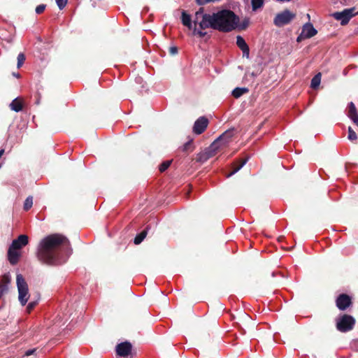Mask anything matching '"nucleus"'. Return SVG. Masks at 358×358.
Masks as SVG:
<instances>
[{"label": "nucleus", "instance_id": "obj_1", "mask_svg": "<svg viewBox=\"0 0 358 358\" xmlns=\"http://www.w3.org/2000/svg\"><path fill=\"white\" fill-rule=\"evenodd\" d=\"M239 17L232 10L224 9L212 14L204 13L200 8L194 14V34L203 37L206 34L203 30L212 28L222 32H230L237 29Z\"/></svg>", "mask_w": 358, "mask_h": 358}, {"label": "nucleus", "instance_id": "obj_2", "mask_svg": "<svg viewBox=\"0 0 358 358\" xmlns=\"http://www.w3.org/2000/svg\"><path fill=\"white\" fill-rule=\"evenodd\" d=\"M69 241L60 234H52L42 239L37 251V257L48 265L64 263L70 255Z\"/></svg>", "mask_w": 358, "mask_h": 358}, {"label": "nucleus", "instance_id": "obj_3", "mask_svg": "<svg viewBox=\"0 0 358 358\" xmlns=\"http://www.w3.org/2000/svg\"><path fill=\"white\" fill-rule=\"evenodd\" d=\"M16 282L19 301L22 306H24L29 298L28 285L22 274L17 275Z\"/></svg>", "mask_w": 358, "mask_h": 358}, {"label": "nucleus", "instance_id": "obj_4", "mask_svg": "<svg viewBox=\"0 0 358 358\" xmlns=\"http://www.w3.org/2000/svg\"><path fill=\"white\" fill-rule=\"evenodd\" d=\"M355 320L351 315H343L336 320V328L341 332L352 330L355 326Z\"/></svg>", "mask_w": 358, "mask_h": 358}, {"label": "nucleus", "instance_id": "obj_5", "mask_svg": "<svg viewBox=\"0 0 358 358\" xmlns=\"http://www.w3.org/2000/svg\"><path fill=\"white\" fill-rule=\"evenodd\" d=\"M295 17V13L286 9L275 15L273 23L276 27H281L289 24Z\"/></svg>", "mask_w": 358, "mask_h": 358}, {"label": "nucleus", "instance_id": "obj_6", "mask_svg": "<svg viewBox=\"0 0 358 358\" xmlns=\"http://www.w3.org/2000/svg\"><path fill=\"white\" fill-rule=\"evenodd\" d=\"M332 15L336 20H340L342 25H345L355 15V8H347L341 12H336Z\"/></svg>", "mask_w": 358, "mask_h": 358}, {"label": "nucleus", "instance_id": "obj_7", "mask_svg": "<svg viewBox=\"0 0 358 358\" xmlns=\"http://www.w3.org/2000/svg\"><path fill=\"white\" fill-rule=\"evenodd\" d=\"M233 131H227L223 133L218 138H217L210 145V149L215 150L217 149L220 145H224L227 144L232 137Z\"/></svg>", "mask_w": 358, "mask_h": 358}, {"label": "nucleus", "instance_id": "obj_8", "mask_svg": "<svg viewBox=\"0 0 358 358\" xmlns=\"http://www.w3.org/2000/svg\"><path fill=\"white\" fill-rule=\"evenodd\" d=\"M208 124V120L205 117H200L195 122L193 127V131L196 134H202Z\"/></svg>", "mask_w": 358, "mask_h": 358}, {"label": "nucleus", "instance_id": "obj_9", "mask_svg": "<svg viewBox=\"0 0 358 358\" xmlns=\"http://www.w3.org/2000/svg\"><path fill=\"white\" fill-rule=\"evenodd\" d=\"M350 304L351 299L347 294H341L336 299V306L341 310H345Z\"/></svg>", "mask_w": 358, "mask_h": 358}, {"label": "nucleus", "instance_id": "obj_10", "mask_svg": "<svg viewBox=\"0 0 358 358\" xmlns=\"http://www.w3.org/2000/svg\"><path fill=\"white\" fill-rule=\"evenodd\" d=\"M131 348L129 342H123L116 346V352L119 356L125 357L130 354Z\"/></svg>", "mask_w": 358, "mask_h": 358}, {"label": "nucleus", "instance_id": "obj_11", "mask_svg": "<svg viewBox=\"0 0 358 358\" xmlns=\"http://www.w3.org/2000/svg\"><path fill=\"white\" fill-rule=\"evenodd\" d=\"M317 33V30L313 27L310 23H306L303 26L301 36L305 38H310Z\"/></svg>", "mask_w": 358, "mask_h": 358}, {"label": "nucleus", "instance_id": "obj_12", "mask_svg": "<svg viewBox=\"0 0 358 358\" xmlns=\"http://www.w3.org/2000/svg\"><path fill=\"white\" fill-rule=\"evenodd\" d=\"M236 45L242 50L243 56L248 58L250 55V49L245 39L242 36H237Z\"/></svg>", "mask_w": 358, "mask_h": 358}, {"label": "nucleus", "instance_id": "obj_13", "mask_svg": "<svg viewBox=\"0 0 358 358\" xmlns=\"http://www.w3.org/2000/svg\"><path fill=\"white\" fill-rule=\"evenodd\" d=\"M28 236L26 235H20L17 239L13 241L10 246L13 248L19 250L22 248L23 246H25L28 243Z\"/></svg>", "mask_w": 358, "mask_h": 358}, {"label": "nucleus", "instance_id": "obj_14", "mask_svg": "<svg viewBox=\"0 0 358 358\" xmlns=\"http://www.w3.org/2000/svg\"><path fill=\"white\" fill-rule=\"evenodd\" d=\"M181 20L184 26L194 31L195 27L194 20H192L191 16L189 14H187L185 11L182 12ZM192 34H194V31L192 32Z\"/></svg>", "mask_w": 358, "mask_h": 358}, {"label": "nucleus", "instance_id": "obj_15", "mask_svg": "<svg viewBox=\"0 0 358 358\" xmlns=\"http://www.w3.org/2000/svg\"><path fill=\"white\" fill-rule=\"evenodd\" d=\"M18 250L13 248L12 246H10L8 251V257L10 263L13 265H15L17 263L19 257H20V252L17 251Z\"/></svg>", "mask_w": 358, "mask_h": 358}, {"label": "nucleus", "instance_id": "obj_16", "mask_svg": "<svg viewBox=\"0 0 358 358\" xmlns=\"http://www.w3.org/2000/svg\"><path fill=\"white\" fill-rule=\"evenodd\" d=\"M348 117L358 127V113L356 107L352 102L348 104Z\"/></svg>", "mask_w": 358, "mask_h": 358}, {"label": "nucleus", "instance_id": "obj_17", "mask_svg": "<svg viewBox=\"0 0 358 358\" xmlns=\"http://www.w3.org/2000/svg\"><path fill=\"white\" fill-rule=\"evenodd\" d=\"M11 110L19 112L22 109V104L20 100L15 99L10 104Z\"/></svg>", "mask_w": 358, "mask_h": 358}, {"label": "nucleus", "instance_id": "obj_18", "mask_svg": "<svg viewBox=\"0 0 358 358\" xmlns=\"http://www.w3.org/2000/svg\"><path fill=\"white\" fill-rule=\"evenodd\" d=\"M248 92V90L245 87H236L235 88L232 92V95L235 98H239L245 93H247Z\"/></svg>", "mask_w": 358, "mask_h": 358}, {"label": "nucleus", "instance_id": "obj_19", "mask_svg": "<svg viewBox=\"0 0 358 358\" xmlns=\"http://www.w3.org/2000/svg\"><path fill=\"white\" fill-rule=\"evenodd\" d=\"M213 155V153L210 150L206 151L204 152L200 153L198 156V161L204 162L208 159L211 157Z\"/></svg>", "mask_w": 358, "mask_h": 358}, {"label": "nucleus", "instance_id": "obj_20", "mask_svg": "<svg viewBox=\"0 0 358 358\" xmlns=\"http://www.w3.org/2000/svg\"><path fill=\"white\" fill-rule=\"evenodd\" d=\"M321 82V73H319L315 75L311 80V87L313 89L317 88Z\"/></svg>", "mask_w": 358, "mask_h": 358}, {"label": "nucleus", "instance_id": "obj_21", "mask_svg": "<svg viewBox=\"0 0 358 358\" xmlns=\"http://www.w3.org/2000/svg\"><path fill=\"white\" fill-rule=\"evenodd\" d=\"M247 161L248 159H241L240 162H238V165L234 167V170L227 175V177H230L232 175L235 174L236 172H238L246 164Z\"/></svg>", "mask_w": 358, "mask_h": 358}, {"label": "nucleus", "instance_id": "obj_22", "mask_svg": "<svg viewBox=\"0 0 358 358\" xmlns=\"http://www.w3.org/2000/svg\"><path fill=\"white\" fill-rule=\"evenodd\" d=\"M146 235H147V229H145L136 236V238H134V243L136 245L140 244L143 241V239L145 238Z\"/></svg>", "mask_w": 358, "mask_h": 358}, {"label": "nucleus", "instance_id": "obj_23", "mask_svg": "<svg viewBox=\"0 0 358 358\" xmlns=\"http://www.w3.org/2000/svg\"><path fill=\"white\" fill-rule=\"evenodd\" d=\"M10 278L9 275H3L0 280V287L5 286L8 288V284L10 283Z\"/></svg>", "mask_w": 358, "mask_h": 358}, {"label": "nucleus", "instance_id": "obj_24", "mask_svg": "<svg viewBox=\"0 0 358 358\" xmlns=\"http://www.w3.org/2000/svg\"><path fill=\"white\" fill-rule=\"evenodd\" d=\"M252 8L253 10L260 8L264 5V0H251Z\"/></svg>", "mask_w": 358, "mask_h": 358}, {"label": "nucleus", "instance_id": "obj_25", "mask_svg": "<svg viewBox=\"0 0 358 358\" xmlns=\"http://www.w3.org/2000/svg\"><path fill=\"white\" fill-rule=\"evenodd\" d=\"M249 24H250V19L248 17H245L242 20L241 22H240V21L238 22V26L237 29H241V30H244L248 27Z\"/></svg>", "mask_w": 358, "mask_h": 358}, {"label": "nucleus", "instance_id": "obj_26", "mask_svg": "<svg viewBox=\"0 0 358 358\" xmlns=\"http://www.w3.org/2000/svg\"><path fill=\"white\" fill-rule=\"evenodd\" d=\"M33 205V198L32 196H28L24 203V210H29Z\"/></svg>", "mask_w": 358, "mask_h": 358}, {"label": "nucleus", "instance_id": "obj_27", "mask_svg": "<svg viewBox=\"0 0 358 358\" xmlns=\"http://www.w3.org/2000/svg\"><path fill=\"white\" fill-rule=\"evenodd\" d=\"M348 138L350 141H355L357 138L356 133L354 131V130L350 127L348 128Z\"/></svg>", "mask_w": 358, "mask_h": 358}, {"label": "nucleus", "instance_id": "obj_28", "mask_svg": "<svg viewBox=\"0 0 358 358\" xmlns=\"http://www.w3.org/2000/svg\"><path fill=\"white\" fill-rule=\"evenodd\" d=\"M25 60V56L23 53H20L17 56V68L20 69Z\"/></svg>", "mask_w": 358, "mask_h": 358}, {"label": "nucleus", "instance_id": "obj_29", "mask_svg": "<svg viewBox=\"0 0 358 358\" xmlns=\"http://www.w3.org/2000/svg\"><path fill=\"white\" fill-rule=\"evenodd\" d=\"M171 161H166L164 162L160 166H159V171L160 172L165 171L171 165Z\"/></svg>", "mask_w": 358, "mask_h": 358}, {"label": "nucleus", "instance_id": "obj_30", "mask_svg": "<svg viewBox=\"0 0 358 358\" xmlns=\"http://www.w3.org/2000/svg\"><path fill=\"white\" fill-rule=\"evenodd\" d=\"M67 1L68 0H56L57 5L60 10L63 9L66 6Z\"/></svg>", "mask_w": 358, "mask_h": 358}, {"label": "nucleus", "instance_id": "obj_31", "mask_svg": "<svg viewBox=\"0 0 358 358\" xmlns=\"http://www.w3.org/2000/svg\"><path fill=\"white\" fill-rule=\"evenodd\" d=\"M45 7H46V6H45V4H40V5H38V6H36V10H36V13L37 14H41V13H42L45 10Z\"/></svg>", "mask_w": 358, "mask_h": 358}, {"label": "nucleus", "instance_id": "obj_32", "mask_svg": "<svg viewBox=\"0 0 358 358\" xmlns=\"http://www.w3.org/2000/svg\"><path fill=\"white\" fill-rule=\"evenodd\" d=\"M36 305V301H31V302L29 303L27 306V312L30 313L34 308Z\"/></svg>", "mask_w": 358, "mask_h": 358}, {"label": "nucleus", "instance_id": "obj_33", "mask_svg": "<svg viewBox=\"0 0 358 358\" xmlns=\"http://www.w3.org/2000/svg\"><path fill=\"white\" fill-rule=\"evenodd\" d=\"M190 145H191V141H189V142L186 143L183 145V147H182V150H183V151H187V150H188V149H189V148L190 147Z\"/></svg>", "mask_w": 358, "mask_h": 358}, {"label": "nucleus", "instance_id": "obj_34", "mask_svg": "<svg viewBox=\"0 0 358 358\" xmlns=\"http://www.w3.org/2000/svg\"><path fill=\"white\" fill-rule=\"evenodd\" d=\"M170 52L172 55H175L178 52V48L176 47L170 48Z\"/></svg>", "mask_w": 358, "mask_h": 358}, {"label": "nucleus", "instance_id": "obj_35", "mask_svg": "<svg viewBox=\"0 0 358 358\" xmlns=\"http://www.w3.org/2000/svg\"><path fill=\"white\" fill-rule=\"evenodd\" d=\"M35 351V350H27L26 352H25V355L26 356H29L31 355H32L34 353V352Z\"/></svg>", "mask_w": 358, "mask_h": 358}, {"label": "nucleus", "instance_id": "obj_36", "mask_svg": "<svg viewBox=\"0 0 358 358\" xmlns=\"http://www.w3.org/2000/svg\"><path fill=\"white\" fill-rule=\"evenodd\" d=\"M4 153V149H1L0 150V158L1 157V156L3 155Z\"/></svg>", "mask_w": 358, "mask_h": 358}, {"label": "nucleus", "instance_id": "obj_37", "mask_svg": "<svg viewBox=\"0 0 358 358\" xmlns=\"http://www.w3.org/2000/svg\"><path fill=\"white\" fill-rule=\"evenodd\" d=\"M277 1H280V2H289L291 0H276Z\"/></svg>", "mask_w": 358, "mask_h": 358}, {"label": "nucleus", "instance_id": "obj_38", "mask_svg": "<svg viewBox=\"0 0 358 358\" xmlns=\"http://www.w3.org/2000/svg\"><path fill=\"white\" fill-rule=\"evenodd\" d=\"M301 38H304L303 37L301 36V35L297 38V41H299Z\"/></svg>", "mask_w": 358, "mask_h": 358}, {"label": "nucleus", "instance_id": "obj_39", "mask_svg": "<svg viewBox=\"0 0 358 358\" xmlns=\"http://www.w3.org/2000/svg\"><path fill=\"white\" fill-rule=\"evenodd\" d=\"M357 14H358V12H357Z\"/></svg>", "mask_w": 358, "mask_h": 358}]
</instances>
